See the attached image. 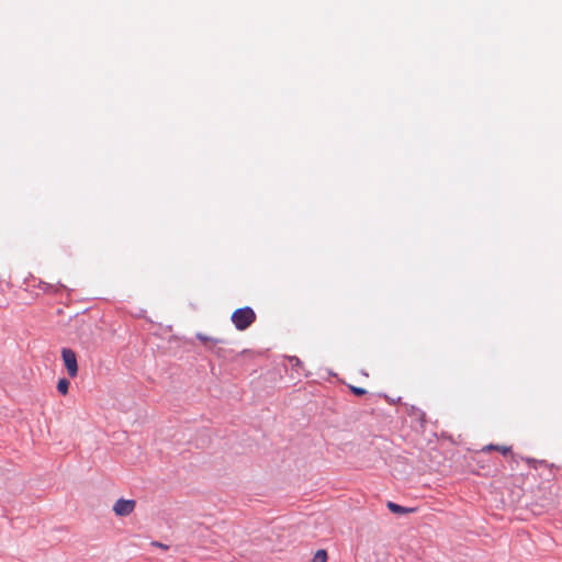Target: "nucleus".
Returning <instances> with one entry per match:
<instances>
[{"label": "nucleus", "mask_w": 562, "mask_h": 562, "mask_svg": "<svg viewBox=\"0 0 562 562\" xmlns=\"http://www.w3.org/2000/svg\"><path fill=\"white\" fill-rule=\"evenodd\" d=\"M136 502L134 499L120 498L113 506V512L116 516L125 517L132 514L135 509Z\"/></svg>", "instance_id": "f03ea898"}, {"label": "nucleus", "mask_w": 562, "mask_h": 562, "mask_svg": "<svg viewBox=\"0 0 562 562\" xmlns=\"http://www.w3.org/2000/svg\"><path fill=\"white\" fill-rule=\"evenodd\" d=\"M311 562H327V552L323 549L317 550Z\"/></svg>", "instance_id": "0eeeda50"}, {"label": "nucleus", "mask_w": 562, "mask_h": 562, "mask_svg": "<svg viewBox=\"0 0 562 562\" xmlns=\"http://www.w3.org/2000/svg\"><path fill=\"white\" fill-rule=\"evenodd\" d=\"M69 389V381L65 378L60 379L57 383V390L60 394L66 395Z\"/></svg>", "instance_id": "423d86ee"}, {"label": "nucleus", "mask_w": 562, "mask_h": 562, "mask_svg": "<svg viewBox=\"0 0 562 562\" xmlns=\"http://www.w3.org/2000/svg\"><path fill=\"white\" fill-rule=\"evenodd\" d=\"M387 508L394 513V514H398V515H404V514H408V513H413L415 512L414 508H411V507H404V506H401L396 503H393V502H387L386 504Z\"/></svg>", "instance_id": "39448f33"}, {"label": "nucleus", "mask_w": 562, "mask_h": 562, "mask_svg": "<svg viewBox=\"0 0 562 562\" xmlns=\"http://www.w3.org/2000/svg\"><path fill=\"white\" fill-rule=\"evenodd\" d=\"M256 319L251 307L237 308L232 315V322L238 330L247 329Z\"/></svg>", "instance_id": "f257e3e1"}, {"label": "nucleus", "mask_w": 562, "mask_h": 562, "mask_svg": "<svg viewBox=\"0 0 562 562\" xmlns=\"http://www.w3.org/2000/svg\"><path fill=\"white\" fill-rule=\"evenodd\" d=\"M351 391H352V393H353V394H356V395H363V394H366V393H367V391H366L364 389H362V387H357V386H352V387H351Z\"/></svg>", "instance_id": "1a4fd4ad"}, {"label": "nucleus", "mask_w": 562, "mask_h": 562, "mask_svg": "<svg viewBox=\"0 0 562 562\" xmlns=\"http://www.w3.org/2000/svg\"><path fill=\"white\" fill-rule=\"evenodd\" d=\"M497 451L502 452L503 454H507L510 452V447H506V446H498V449Z\"/></svg>", "instance_id": "9d476101"}, {"label": "nucleus", "mask_w": 562, "mask_h": 562, "mask_svg": "<svg viewBox=\"0 0 562 562\" xmlns=\"http://www.w3.org/2000/svg\"><path fill=\"white\" fill-rule=\"evenodd\" d=\"M196 338L204 344V346L206 347L207 350H210L211 352L217 355V356H223V348L218 347L217 345L218 344H223L224 340L222 339H216V338H212V337H209L204 334H201V333H198L196 334Z\"/></svg>", "instance_id": "20e7f679"}, {"label": "nucleus", "mask_w": 562, "mask_h": 562, "mask_svg": "<svg viewBox=\"0 0 562 562\" xmlns=\"http://www.w3.org/2000/svg\"><path fill=\"white\" fill-rule=\"evenodd\" d=\"M63 360L68 374L74 378L78 373L76 353L71 349L64 348L61 351Z\"/></svg>", "instance_id": "7ed1b4c3"}, {"label": "nucleus", "mask_w": 562, "mask_h": 562, "mask_svg": "<svg viewBox=\"0 0 562 562\" xmlns=\"http://www.w3.org/2000/svg\"><path fill=\"white\" fill-rule=\"evenodd\" d=\"M526 461L532 465L533 468H537V463H539V461L535 460V459H530V458H527Z\"/></svg>", "instance_id": "9b49d317"}, {"label": "nucleus", "mask_w": 562, "mask_h": 562, "mask_svg": "<svg viewBox=\"0 0 562 562\" xmlns=\"http://www.w3.org/2000/svg\"><path fill=\"white\" fill-rule=\"evenodd\" d=\"M498 449V446L497 445H488L486 446L483 450H497Z\"/></svg>", "instance_id": "ddd939ff"}, {"label": "nucleus", "mask_w": 562, "mask_h": 562, "mask_svg": "<svg viewBox=\"0 0 562 562\" xmlns=\"http://www.w3.org/2000/svg\"><path fill=\"white\" fill-rule=\"evenodd\" d=\"M289 361L295 368L296 367L299 368L302 364V361L297 357H295V356L289 357Z\"/></svg>", "instance_id": "6e6552de"}, {"label": "nucleus", "mask_w": 562, "mask_h": 562, "mask_svg": "<svg viewBox=\"0 0 562 562\" xmlns=\"http://www.w3.org/2000/svg\"><path fill=\"white\" fill-rule=\"evenodd\" d=\"M151 544L155 547L161 548V549H168V546H166L161 542L154 541Z\"/></svg>", "instance_id": "f8f14e48"}]
</instances>
